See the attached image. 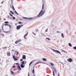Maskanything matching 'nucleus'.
Returning <instances> with one entry per match:
<instances>
[{
    "label": "nucleus",
    "instance_id": "55",
    "mask_svg": "<svg viewBox=\"0 0 76 76\" xmlns=\"http://www.w3.org/2000/svg\"><path fill=\"white\" fill-rule=\"evenodd\" d=\"M13 48H14V47H13Z\"/></svg>",
    "mask_w": 76,
    "mask_h": 76
},
{
    "label": "nucleus",
    "instance_id": "38",
    "mask_svg": "<svg viewBox=\"0 0 76 76\" xmlns=\"http://www.w3.org/2000/svg\"><path fill=\"white\" fill-rule=\"evenodd\" d=\"M32 33H33V34H34V35H36V34H35V33H34V32H32Z\"/></svg>",
    "mask_w": 76,
    "mask_h": 76
},
{
    "label": "nucleus",
    "instance_id": "7",
    "mask_svg": "<svg viewBox=\"0 0 76 76\" xmlns=\"http://www.w3.org/2000/svg\"><path fill=\"white\" fill-rule=\"evenodd\" d=\"M28 35V33H26V34L25 35H24V38H25V39H26V37L27 36V35Z\"/></svg>",
    "mask_w": 76,
    "mask_h": 76
},
{
    "label": "nucleus",
    "instance_id": "12",
    "mask_svg": "<svg viewBox=\"0 0 76 76\" xmlns=\"http://www.w3.org/2000/svg\"><path fill=\"white\" fill-rule=\"evenodd\" d=\"M32 63H33V61H32L30 63V64L29 65V66L30 67L31 66V64H32Z\"/></svg>",
    "mask_w": 76,
    "mask_h": 76
},
{
    "label": "nucleus",
    "instance_id": "17",
    "mask_svg": "<svg viewBox=\"0 0 76 76\" xmlns=\"http://www.w3.org/2000/svg\"><path fill=\"white\" fill-rule=\"evenodd\" d=\"M32 73H35V71H34V69H33L32 71Z\"/></svg>",
    "mask_w": 76,
    "mask_h": 76
},
{
    "label": "nucleus",
    "instance_id": "52",
    "mask_svg": "<svg viewBox=\"0 0 76 76\" xmlns=\"http://www.w3.org/2000/svg\"><path fill=\"white\" fill-rule=\"evenodd\" d=\"M34 76H35V74H34Z\"/></svg>",
    "mask_w": 76,
    "mask_h": 76
},
{
    "label": "nucleus",
    "instance_id": "39",
    "mask_svg": "<svg viewBox=\"0 0 76 76\" xmlns=\"http://www.w3.org/2000/svg\"><path fill=\"white\" fill-rule=\"evenodd\" d=\"M15 13H16L17 14H18V12H16V11H15Z\"/></svg>",
    "mask_w": 76,
    "mask_h": 76
},
{
    "label": "nucleus",
    "instance_id": "50",
    "mask_svg": "<svg viewBox=\"0 0 76 76\" xmlns=\"http://www.w3.org/2000/svg\"><path fill=\"white\" fill-rule=\"evenodd\" d=\"M57 32L58 33H59V31H57Z\"/></svg>",
    "mask_w": 76,
    "mask_h": 76
},
{
    "label": "nucleus",
    "instance_id": "34",
    "mask_svg": "<svg viewBox=\"0 0 76 76\" xmlns=\"http://www.w3.org/2000/svg\"><path fill=\"white\" fill-rule=\"evenodd\" d=\"M15 53H17V54H19L18 52H17L16 51H15Z\"/></svg>",
    "mask_w": 76,
    "mask_h": 76
},
{
    "label": "nucleus",
    "instance_id": "3",
    "mask_svg": "<svg viewBox=\"0 0 76 76\" xmlns=\"http://www.w3.org/2000/svg\"><path fill=\"white\" fill-rule=\"evenodd\" d=\"M23 26V25H19L17 26L16 28L17 29L19 30L20 28H21V27H22Z\"/></svg>",
    "mask_w": 76,
    "mask_h": 76
},
{
    "label": "nucleus",
    "instance_id": "19",
    "mask_svg": "<svg viewBox=\"0 0 76 76\" xmlns=\"http://www.w3.org/2000/svg\"><path fill=\"white\" fill-rule=\"evenodd\" d=\"M46 39H48V40H49V41H50V39L49 38H46Z\"/></svg>",
    "mask_w": 76,
    "mask_h": 76
},
{
    "label": "nucleus",
    "instance_id": "42",
    "mask_svg": "<svg viewBox=\"0 0 76 76\" xmlns=\"http://www.w3.org/2000/svg\"><path fill=\"white\" fill-rule=\"evenodd\" d=\"M4 48L5 49H6V48H7V47H4Z\"/></svg>",
    "mask_w": 76,
    "mask_h": 76
},
{
    "label": "nucleus",
    "instance_id": "23",
    "mask_svg": "<svg viewBox=\"0 0 76 76\" xmlns=\"http://www.w3.org/2000/svg\"><path fill=\"white\" fill-rule=\"evenodd\" d=\"M40 63V62H38L35 64V65H37V64H39V63Z\"/></svg>",
    "mask_w": 76,
    "mask_h": 76
},
{
    "label": "nucleus",
    "instance_id": "35",
    "mask_svg": "<svg viewBox=\"0 0 76 76\" xmlns=\"http://www.w3.org/2000/svg\"><path fill=\"white\" fill-rule=\"evenodd\" d=\"M12 18L13 19H15V17H12Z\"/></svg>",
    "mask_w": 76,
    "mask_h": 76
},
{
    "label": "nucleus",
    "instance_id": "14",
    "mask_svg": "<svg viewBox=\"0 0 76 76\" xmlns=\"http://www.w3.org/2000/svg\"><path fill=\"white\" fill-rule=\"evenodd\" d=\"M4 26V24H3L1 26V28L3 30V26Z\"/></svg>",
    "mask_w": 76,
    "mask_h": 76
},
{
    "label": "nucleus",
    "instance_id": "24",
    "mask_svg": "<svg viewBox=\"0 0 76 76\" xmlns=\"http://www.w3.org/2000/svg\"><path fill=\"white\" fill-rule=\"evenodd\" d=\"M10 12H11V13L12 14V15H14V13H13V12L11 11Z\"/></svg>",
    "mask_w": 76,
    "mask_h": 76
},
{
    "label": "nucleus",
    "instance_id": "13",
    "mask_svg": "<svg viewBox=\"0 0 76 76\" xmlns=\"http://www.w3.org/2000/svg\"><path fill=\"white\" fill-rule=\"evenodd\" d=\"M42 60H43V61H47V59L45 58H43L42 59Z\"/></svg>",
    "mask_w": 76,
    "mask_h": 76
},
{
    "label": "nucleus",
    "instance_id": "6",
    "mask_svg": "<svg viewBox=\"0 0 76 76\" xmlns=\"http://www.w3.org/2000/svg\"><path fill=\"white\" fill-rule=\"evenodd\" d=\"M13 58H14V60L16 61V60H18V59L16 58V57H15V56H13Z\"/></svg>",
    "mask_w": 76,
    "mask_h": 76
},
{
    "label": "nucleus",
    "instance_id": "1",
    "mask_svg": "<svg viewBox=\"0 0 76 76\" xmlns=\"http://www.w3.org/2000/svg\"><path fill=\"white\" fill-rule=\"evenodd\" d=\"M44 9V4H42V10L41 11L38 15L37 16V17H40V16H41L42 15H44V13H45V11H43L42 10Z\"/></svg>",
    "mask_w": 76,
    "mask_h": 76
},
{
    "label": "nucleus",
    "instance_id": "28",
    "mask_svg": "<svg viewBox=\"0 0 76 76\" xmlns=\"http://www.w3.org/2000/svg\"><path fill=\"white\" fill-rule=\"evenodd\" d=\"M0 35H2V36H3L4 35V34H2L1 33L0 34Z\"/></svg>",
    "mask_w": 76,
    "mask_h": 76
},
{
    "label": "nucleus",
    "instance_id": "11",
    "mask_svg": "<svg viewBox=\"0 0 76 76\" xmlns=\"http://www.w3.org/2000/svg\"><path fill=\"white\" fill-rule=\"evenodd\" d=\"M20 66L21 67H22V68H24V67H25V65H23L22 64H21Z\"/></svg>",
    "mask_w": 76,
    "mask_h": 76
},
{
    "label": "nucleus",
    "instance_id": "32",
    "mask_svg": "<svg viewBox=\"0 0 76 76\" xmlns=\"http://www.w3.org/2000/svg\"><path fill=\"white\" fill-rule=\"evenodd\" d=\"M47 31H48V28L45 30V32H47Z\"/></svg>",
    "mask_w": 76,
    "mask_h": 76
},
{
    "label": "nucleus",
    "instance_id": "18",
    "mask_svg": "<svg viewBox=\"0 0 76 76\" xmlns=\"http://www.w3.org/2000/svg\"><path fill=\"white\" fill-rule=\"evenodd\" d=\"M24 63H25V62H24V61H23L22 62V64H22V65H23L24 64Z\"/></svg>",
    "mask_w": 76,
    "mask_h": 76
},
{
    "label": "nucleus",
    "instance_id": "16",
    "mask_svg": "<svg viewBox=\"0 0 76 76\" xmlns=\"http://www.w3.org/2000/svg\"><path fill=\"white\" fill-rule=\"evenodd\" d=\"M61 36L63 38H64V34L63 33L61 34Z\"/></svg>",
    "mask_w": 76,
    "mask_h": 76
},
{
    "label": "nucleus",
    "instance_id": "5",
    "mask_svg": "<svg viewBox=\"0 0 76 76\" xmlns=\"http://www.w3.org/2000/svg\"><path fill=\"white\" fill-rule=\"evenodd\" d=\"M20 41H21V40L20 39H19L18 40L16 41L15 42V43L16 44H18V43H19V42Z\"/></svg>",
    "mask_w": 76,
    "mask_h": 76
},
{
    "label": "nucleus",
    "instance_id": "8",
    "mask_svg": "<svg viewBox=\"0 0 76 76\" xmlns=\"http://www.w3.org/2000/svg\"><path fill=\"white\" fill-rule=\"evenodd\" d=\"M69 62H72V59L71 58H69L68 59Z\"/></svg>",
    "mask_w": 76,
    "mask_h": 76
},
{
    "label": "nucleus",
    "instance_id": "26",
    "mask_svg": "<svg viewBox=\"0 0 76 76\" xmlns=\"http://www.w3.org/2000/svg\"><path fill=\"white\" fill-rule=\"evenodd\" d=\"M12 9H13V10H15V8H14V7H13V6H12Z\"/></svg>",
    "mask_w": 76,
    "mask_h": 76
},
{
    "label": "nucleus",
    "instance_id": "43",
    "mask_svg": "<svg viewBox=\"0 0 76 76\" xmlns=\"http://www.w3.org/2000/svg\"><path fill=\"white\" fill-rule=\"evenodd\" d=\"M15 66H13V67H12L13 68H15Z\"/></svg>",
    "mask_w": 76,
    "mask_h": 76
},
{
    "label": "nucleus",
    "instance_id": "15",
    "mask_svg": "<svg viewBox=\"0 0 76 76\" xmlns=\"http://www.w3.org/2000/svg\"><path fill=\"white\" fill-rule=\"evenodd\" d=\"M11 73L12 74V75H14V72L12 71H11Z\"/></svg>",
    "mask_w": 76,
    "mask_h": 76
},
{
    "label": "nucleus",
    "instance_id": "41",
    "mask_svg": "<svg viewBox=\"0 0 76 76\" xmlns=\"http://www.w3.org/2000/svg\"><path fill=\"white\" fill-rule=\"evenodd\" d=\"M23 61V59H21L20 60V61Z\"/></svg>",
    "mask_w": 76,
    "mask_h": 76
},
{
    "label": "nucleus",
    "instance_id": "20",
    "mask_svg": "<svg viewBox=\"0 0 76 76\" xmlns=\"http://www.w3.org/2000/svg\"><path fill=\"white\" fill-rule=\"evenodd\" d=\"M69 46H70V47H72V44L70 43L69 44Z\"/></svg>",
    "mask_w": 76,
    "mask_h": 76
},
{
    "label": "nucleus",
    "instance_id": "40",
    "mask_svg": "<svg viewBox=\"0 0 76 76\" xmlns=\"http://www.w3.org/2000/svg\"><path fill=\"white\" fill-rule=\"evenodd\" d=\"M10 15L11 16H12V17H13V15H12L11 14H10Z\"/></svg>",
    "mask_w": 76,
    "mask_h": 76
},
{
    "label": "nucleus",
    "instance_id": "37",
    "mask_svg": "<svg viewBox=\"0 0 76 76\" xmlns=\"http://www.w3.org/2000/svg\"><path fill=\"white\" fill-rule=\"evenodd\" d=\"M9 27H10V28H11V26L10 25H8Z\"/></svg>",
    "mask_w": 76,
    "mask_h": 76
},
{
    "label": "nucleus",
    "instance_id": "36",
    "mask_svg": "<svg viewBox=\"0 0 76 76\" xmlns=\"http://www.w3.org/2000/svg\"><path fill=\"white\" fill-rule=\"evenodd\" d=\"M19 23L20 24H21L22 23V22H19Z\"/></svg>",
    "mask_w": 76,
    "mask_h": 76
},
{
    "label": "nucleus",
    "instance_id": "22",
    "mask_svg": "<svg viewBox=\"0 0 76 76\" xmlns=\"http://www.w3.org/2000/svg\"><path fill=\"white\" fill-rule=\"evenodd\" d=\"M5 32L6 33H7L8 32H9V33H10V31H5Z\"/></svg>",
    "mask_w": 76,
    "mask_h": 76
},
{
    "label": "nucleus",
    "instance_id": "53",
    "mask_svg": "<svg viewBox=\"0 0 76 76\" xmlns=\"http://www.w3.org/2000/svg\"><path fill=\"white\" fill-rule=\"evenodd\" d=\"M26 19H28V18H26Z\"/></svg>",
    "mask_w": 76,
    "mask_h": 76
},
{
    "label": "nucleus",
    "instance_id": "2",
    "mask_svg": "<svg viewBox=\"0 0 76 76\" xmlns=\"http://www.w3.org/2000/svg\"><path fill=\"white\" fill-rule=\"evenodd\" d=\"M15 64H17L18 67V69H19L20 70H21V68H20V64H19V63H16Z\"/></svg>",
    "mask_w": 76,
    "mask_h": 76
},
{
    "label": "nucleus",
    "instance_id": "31",
    "mask_svg": "<svg viewBox=\"0 0 76 76\" xmlns=\"http://www.w3.org/2000/svg\"><path fill=\"white\" fill-rule=\"evenodd\" d=\"M32 19V18H28V19L29 20H31V19Z\"/></svg>",
    "mask_w": 76,
    "mask_h": 76
},
{
    "label": "nucleus",
    "instance_id": "51",
    "mask_svg": "<svg viewBox=\"0 0 76 76\" xmlns=\"http://www.w3.org/2000/svg\"><path fill=\"white\" fill-rule=\"evenodd\" d=\"M5 76H8V75H6Z\"/></svg>",
    "mask_w": 76,
    "mask_h": 76
},
{
    "label": "nucleus",
    "instance_id": "45",
    "mask_svg": "<svg viewBox=\"0 0 76 76\" xmlns=\"http://www.w3.org/2000/svg\"><path fill=\"white\" fill-rule=\"evenodd\" d=\"M3 1L1 2V4H3Z\"/></svg>",
    "mask_w": 76,
    "mask_h": 76
},
{
    "label": "nucleus",
    "instance_id": "4",
    "mask_svg": "<svg viewBox=\"0 0 76 76\" xmlns=\"http://www.w3.org/2000/svg\"><path fill=\"white\" fill-rule=\"evenodd\" d=\"M53 50L54 52H55V53H58L59 54L61 53L60 52V51H59L58 50H55L54 49H53Z\"/></svg>",
    "mask_w": 76,
    "mask_h": 76
},
{
    "label": "nucleus",
    "instance_id": "10",
    "mask_svg": "<svg viewBox=\"0 0 76 76\" xmlns=\"http://www.w3.org/2000/svg\"><path fill=\"white\" fill-rule=\"evenodd\" d=\"M22 58L23 59H25V58H26V56H25V55H23L22 57Z\"/></svg>",
    "mask_w": 76,
    "mask_h": 76
},
{
    "label": "nucleus",
    "instance_id": "21",
    "mask_svg": "<svg viewBox=\"0 0 76 76\" xmlns=\"http://www.w3.org/2000/svg\"><path fill=\"white\" fill-rule=\"evenodd\" d=\"M54 72H57V71L56 70V69L54 68Z\"/></svg>",
    "mask_w": 76,
    "mask_h": 76
},
{
    "label": "nucleus",
    "instance_id": "25",
    "mask_svg": "<svg viewBox=\"0 0 76 76\" xmlns=\"http://www.w3.org/2000/svg\"><path fill=\"white\" fill-rule=\"evenodd\" d=\"M73 49H74V50H76V46H75V47H74L73 48Z\"/></svg>",
    "mask_w": 76,
    "mask_h": 76
},
{
    "label": "nucleus",
    "instance_id": "27",
    "mask_svg": "<svg viewBox=\"0 0 76 76\" xmlns=\"http://www.w3.org/2000/svg\"><path fill=\"white\" fill-rule=\"evenodd\" d=\"M4 25H5V26H8L9 25V24H4Z\"/></svg>",
    "mask_w": 76,
    "mask_h": 76
},
{
    "label": "nucleus",
    "instance_id": "30",
    "mask_svg": "<svg viewBox=\"0 0 76 76\" xmlns=\"http://www.w3.org/2000/svg\"><path fill=\"white\" fill-rule=\"evenodd\" d=\"M50 64L51 66H54V64H53L52 63H51Z\"/></svg>",
    "mask_w": 76,
    "mask_h": 76
},
{
    "label": "nucleus",
    "instance_id": "46",
    "mask_svg": "<svg viewBox=\"0 0 76 76\" xmlns=\"http://www.w3.org/2000/svg\"><path fill=\"white\" fill-rule=\"evenodd\" d=\"M38 31V29H37L36 31V32H37V31Z\"/></svg>",
    "mask_w": 76,
    "mask_h": 76
},
{
    "label": "nucleus",
    "instance_id": "47",
    "mask_svg": "<svg viewBox=\"0 0 76 76\" xmlns=\"http://www.w3.org/2000/svg\"><path fill=\"white\" fill-rule=\"evenodd\" d=\"M1 32V29H0V33Z\"/></svg>",
    "mask_w": 76,
    "mask_h": 76
},
{
    "label": "nucleus",
    "instance_id": "49",
    "mask_svg": "<svg viewBox=\"0 0 76 76\" xmlns=\"http://www.w3.org/2000/svg\"><path fill=\"white\" fill-rule=\"evenodd\" d=\"M28 76H29V73L28 74Z\"/></svg>",
    "mask_w": 76,
    "mask_h": 76
},
{
    "label": "nucleus",
    "instance_id": "9",
    "mask_svg": "<svg viewBox=\"0 0 76 76\" xmlns=\"http://www.w3.org/2000/svg\"><path fill=\"white\" fill-rule=\"evenodd\" d=\"M7 54L8 56H10V52H7Z\"/></svg>",
    "mask_w": 76,
    "mask_h": 76
},
{
    "label": "nucleus",
    "instance_id": "29",
    "mask_svg": "<svg viewBox=\"0 0 76 76\" xmlns=\"http://www.w3.org/2000/svg\"><path fill=\"white\" fill-rule=\"evenodd\" d=\"M9 23V22L7 21H6L5 22V23Z\"/></svg>",
    "mask_w": 76,
    "mask_h": 76
},
{
    "label": "nucleus",
    "instance_id": "54",
    "mask_svg": "<svg viewBox=\"0 0 76 76\" xmlns=\"http://www.w3.org/2000/svg\"><path fill=\"white\" fill-rule=\"evenodd\" d=\"M16 58H18V57H16Z\"/></svg>",
    "mask_w": 76,
    "mask_h": 76
},
{
    "label": "nucleus",
    "instance_id": "44",
    "mask_svg": "<svg viewBox=\"0 0 76 76\" xmlns=\"http://www.w3.org/2000/svg\"><path fill=\"white\" fill-rule=\"evenodd\" d=\"M58 76H60V74H59V73L58 74Z\"/></svg>",
    "mask_w": 76,
    "mask_h": 76
},
{
    "label": "nucleus",
    "instance_id": "48",
    "mask_svg": "<svg viewBox=\"0 0 76 76\" xmlns=\"http://www.w3.org/2000/svg\"><path fill=\"white\" fill-rule=\"evenodd\" d=\"M62 51L64 52H66L64 50H62Z\"/></svg>",
    "mask_w": 76,
    "mask_h": 76
},
{
    "label": "nucleus",
    "instance_id": "33",
    "mask_svg": "<svg viewBox=\"0 0 76 76\" xmlns=\"http://www.w3.org/2000/svg\"><path fill=\"white\" fill-rule=\"evenodd\" d=\"M53 76H54V71L53 70Z\"/></svg>",
    "mask_w": 76,
    "mask_h": 76
},
{
    "label": "nucleus",
    "instance_id": "56",
    "mask_svg": "<svg viewBox=\"0 0 76 76\" xmlns=\"http://www.w3.org/2000/svg\"><path fill=\"white\" fill-rule=\"evenodd\" d=\"M75 70H76V69H75Z\"/></svg>",
    "mask_w": 76,
    "mask_h": 76
}]
</instances>
